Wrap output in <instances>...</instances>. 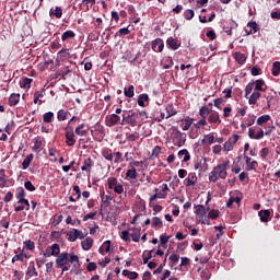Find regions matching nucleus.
<instances>
[{
	"instance_id": "nucleus-15",
	"label": "nucleus",
	"mask_w": 280,
	"mask_h": 280,
	"mask_svg": "<svg viewBox=\"0 0 280 280\" xmlns=\"http://www.w3.org/2000/svg\"><path fill=\"white\" fill-rule=\"evenodd\" d=\"M49 16L56 18V19H62V8L56 7L55 9H50Z\"/></svg>"
},
{
	"instance_id": "nucleus-53",
	"label": "nucleus",
	"mask_w": 280,
	"mask_h": 280,
	"mask_svg": "<svg viewBox=\"0 0 280 280\" xmlns=\"http://www.w3.org/2000/svg\"><path fill=\"white\" fill-rule=\"evenodd\" d=\"M208 215L211 220H218V218L220 215V211L219 210H211Z\"/></svg>"
},
{
	"instance_id": "nucleus-56",
	"label": "nucleus",
	"mask_w": 280,
	"mask_h": 280,
	"mask_svg": "<svg viewBox=\"0 0 280 280\" xmlns=\"http://www.w3.org/2000/svg\"><path fill=\"white\" fill-rule=\"evenodd\" d=\"M120 237H121V240H124V242H130V230L122 231Z\"/></svg>"
},
{
	"instance_id": "nucleus-62",
	"label": "nucleus",
	"mask_w": 280,
	"mask_h": 280,
	"mask_svg": "<svg viewBox=\"0 0 280 280\" xmlns=\"http://www.w3.org/2000/svg\"><path fill=\"white\" fill-rule=\"evenodd\" d=\"M161 154V147L155 145L154 149L152 150V156H159Z\"/></svg>"
},
{
	"instance_id": "nucleus-30",
	"label": "nucleus",
	"mask_w": 280,
	"mask_h": 280,
	"mask_svg": "<svg viewBox=\"0 0 280 280\" xmlns=\"http://www.w3.org/2000/svg\"><path fill=\"white\" fill-rule=\"evenodd\" d=\"M32 82H33L32 79H30V78H23V79L20 81V86H21V89H30V86H32Z\"/></svg>"
},
{
	"instance_id": "nucleus-40",
	"label": "nucleus",
	"mask_w": 280,
	"mask_h": 280,
	"mask_svg": "<svg viewBox=\"0 0 280 280\" xmlns=\"http://www.w3.org/2000/svg\"><path fill=\"white\" fill-rule=\"evenodd\" d=\"M264 80L259 79V80H256V82L254 83V89H255V92H258L259 91H264Z\"/></svg>"
},
{
	"instance_id": "nucleus-41",
	"label": "nucleus",
	"mask_w": 280,
	"mask_h": 280,
	"mask_svg": "<svg viewBox=\"0 0 280 280\" xmlns=\"http://www.w3.org/2000/svg\"><path fill=\"white\" fill-rule=\"evenodd\" d=\"M8 180H5V171L0 170V188L3 189L5 187Z\"/></svg>"
},
{
	"instance_id": "nucleus-43",
	"label": "nucleus",
	"mask_w": 280,
	"mask_h": 280,
	"mask_svg": "<svg viewBox=\"0 0 280 280\" xmlns=\"http://www.w3.org/2000/svg\"><path fill=\"white\" fill-rule=\"evenodd\" d=\"M253 89H255V82H249L245 88V97L248 98V95L253 93Z\"/></svg>"
},
{
	"instance_id": "nucleus-47",
	"label": "nucleus",
	"mask_w": 280,
	"mask_h": 280,
	"mask_svg": "<svg viewBox=\"0 0 280 280\" xmlns=\"http://www.w3.org/2000/svg\"><path fill=\"white\" fill-rule=\"evenodd\" d=\"M195 13L194 10L188 9L184 12V18L186 19V21H191V19H194Z\"/></svg>"
},
{
	"instance_id": "nucleus-55",
	"label": "nucleus",
	"mask_w": 280,
	"mask_h": 280,
	"mask_svg": "<svg viewBox=\"0 0 280 280\" xmlns=\"http://www.w3.org/2000/svg\"><path fill=\"white\" fill-rule=\"evenodd\" d=\"M237 141H240V135L234 133L232 136V138H229L228 142H230L232 145H235V143H237Z\"/></svg>"
},
{
	"instance_id": "nucleus-22",
	"label": "nucleus",
	"mask_w": 280,
	"mask_h": 280,
	"mask_svg": "<svg viewBox=\"0 0 280 280\" xmlns=\"http://www.w3.org/2000/svg\"><path fill=\"white\" fill-rule=\"evenodd\" d=\"M75 135H78V137H86V135H89L88 130H84V124L79 125L75 129H74Z\"/></svg>"
},
{
	"instance_id": "nucleus-16",
	"label": "nucleus",
	"mask_w": 280,
	"mask_h": 280,
	"mask_svg": "<svg viewBox=\"0 0 280 280\" xmlns=\"http://www.w3.org/2000/svg\"><path fill=\"white\" fill-rule=\"evenodd\" d=\"M122 276L127 277L130 280H137L139 279V273H137L136 271H130L128 269H124L122 270Z\"/></svg>"
},
{
	"instance_id": "nucleus-18",
	"label": "nucleus",
	"mask_w": 280,
	"mask_h": 280,
	"mask_svg": "<svg viewBox=\"0 0 280 280\" xmlns=\"http://www.w3.org/2000/svg\"><path fill=\"white\" fill-rule=\"evenodd\" d=\"M259 97H261V93L259 92H254L250 96H248V104L250 106H255V104H257V100H259Z\"/></svg>"
},
{
	"instance_id": "nucleus-13",
	"label": "nucleus",
	"mask_w": 280,
	"mask_h": 280,
	"mask_svg": "<svg viewBox=\"0 0 280 280\" xmlns=\"http://www.w3.org/2000/svg\"><path fill=\"white\" fill-rule=\"evenodd\" d=\"M208 121L209 124H222V120L220 119V114H218L217 112L209 115Z\"/></svg>"
},
{
	"instance_id": "nucleus-12",
	"label": "nucleus",
	"mask_w": 280,
	"mask_h": 280,
	"mask_svg": "<svg viewBox=\"0 0 280 280\" xmlns=\"http://www.w3.org/2000/svg\"><path fill=\"white\" fill-rule=\"evenodd\" d=\"M166 45H168V47L174 51H176V49L180 47V43H178V40H176L174 37H168L166 40Z\"/></svg>"
},
{
	"instance_id": "nucleus-48",
	"label": "nucleus",
	"mask_w": 280,
	"mask_h": 280,
	"mask_svg": "<svg viewBox=\"0 0 280 280\" xmlns=\"http://www.w3.org/2000/svg\"><path fill=\"white\" fill-rule=\"evenodd\" d=\"M57 119L58 121H65V119H67V112H65V109H60L57 113Z\"/></svg>"
},
{
	"instance_id": "nucleus-37",
	"label": "nucleus",
	"mask_w": 280,
	"mask_h": 280,
	"mask_svg": "<svg viewBox=\"0 0 280 280\" xmlns=\"http://www.w3.org/2000/svg\"><path fill=\"white\" fill-rule=\"evenodd\" d=\"M52 119H54V112H47L43 115V121L45 124H51Z\"/></svg>"
},
{
	"instance_id": "nucleus-44",
	"label": "nucleus",
	"mask_w": 280,
	"mask_h": 280,
	"mask_svg": "<svg viewBox=\"0 0 280 280\" xmlns=\"http://www.w3.org/2000/svg\"><path fill=\"white\" fill-rule=\"evenodd\" d=\"M280 74V62L275 61L272 66V75L277 77Z\"/></svg>"
},
{
	"instance_id": "nucleus-28",
	"label": "nucleus",
	"mask_w": 280,
	"mask_h": 280,
	"mask_svg": "<svg viewBox=\"0 0 280 280\" xmlns=\"http://www.w3.org/2000/svg\"><path fill=\"white\" fill-rule=\"evenodd\" d=\"M258 215L260 218V221L268 222V219L270 218V210H260L258 212Z\"/></svg>"
},
{
	"instance_id": "nucleus-54",
	"label": "nucleus",
	"mask_w": 280,
	"mask_h": 280,
	"mask_svg": "<svg viewBox=\"0 0 280 280\" xmlns=\"http://www.w3.org/2000/svg\"><path fill=\"white\" fill-rule=\"evenodd\" d=\"M24 246L27 248V250H34L36 248V245L32 241H25Z\"/></svg>"
},
{
	"instance_id": "nucleus-11",
	"label": "nucleus",
	"mask_w": 280,
	"mask_h": 280,
	"mask_svg": "<svg viewBox=\"0 0 280 280\" xmlns=\"http://www.w3.org/2000/svg\"><path fill=\"white\" fill-rule=\"evenodd\" d=\"M178 159L183 161V163H187V161L191 160V155H189V151L187 149H183L177 153Z\"/></svg>"
},
{
	"instance_id": "nucleus-32",
	"label": "nucleus",
	"mask_w": 280,
	"mask_h": 280,
	"mask_svg": "<svg viewBox=\"0 0 280 280\" xmlns=\"http://www.w3.org/2000/svg\"><path fill=\"white\" fill-rule=\"evenodd\" d=\"M126 176L130 180H136V178L139 176V174H137V168L132 167V168L128 170L126 173Z\"/></svg>"
},
{
	"instance_id": "nucleus-33",
	"label": "nucleus",
	"mask_w": 280,
	"mask_h": 280,
	"mask_svg": "<svg viewBox=\"0 0 280 280\" xmlns=\"http://www.w3.org/2000/svg\"><path fill=\"white\" fill-rule=\"evenodd\" d=\"M234 58L238 65H244L246 62V55L242 52H235Z\"/></svg>"
},
{
	"instance_id": "nucleus-46",
	"label": "nucleus",
	"mask_w": 280,
	"mask_h": 280,
	"mask_svg": "<svg viewBox=\"0 0 280 280\" xmlns=\"http://www.w3.org/2000/svg\"><path fill=\"white\" fill-rule=\"evenodd\" d=\"M258 166H259V164L257 163V161L254 160L247 164L246 171L253 172V170H257Z\"/></svg>"
},
{
	"instance_id": "nucleus-61",
	"label": "nucleus",
	"mask_w": 280,
	"mask_h": 280,
	"mask_svg": "<svg viewBox=\"0 0 280 280\" xmlns=\"http://www.w3.org/2000/svg\"><path fill=\"white\" fill-rule=\"evenodd\" d=\"M178 259H180V256H178V254H173L170 256V261H172L173 264H178Z\"/></svg>"
},
{
	"instance_id": "nucleus-25",
	"label": "nucleus",
	"mask_w": 280,
	"mask_h": 280,
	"mask_svg": "<svg viewBox=\"0 0 280 280\" xmlns=\"http://www.w3.org/2000/svg\"><path fill=\"white\" fill-rule=\"evenodd\" d=\"M91 167H93V160H91V158H88L86 160H84L81 170L82 172H91Z\"/></svg>"
},
{
	"instance_id": "nucleus-51",
	"label": "nucleus",
	"mask_w": 280,
	"mask_h": 280,
	"mask_svg": "<svg viewBox=\"0 0 280 280\" xmlns=\"http://www.w3.org/2000/svg\"><path fill=\"white\" fill-rule=\"evenodd\" d=\"M24 187L25 189H27V191H36V187L30 180L24 183Z\"/></svg>"
},
{
	"instance_id": "nucleus-14",
	"label": "nucleus",
	"mask_w": 280,
	"mask_h": 280,
	"mask_svg": "<svg viewBox=\"0 0 280 280\" xmlns=\"http://www.w3.org/2000/svg\"><path fill=\"white\" fill-rule=\"evenodd\" d=\"M163 47H165V45L163 44V40L162 39H155L153 43H152V49L153 51H163Z\"/></svg>"
},
{
	"instance_id": "nucleus-1",
	"label": "nucleus",
	"mask_w": 280,
	"mask_h": 280,
	"mask_svg": "<svg viewBox=\"0 0 280 280\" xmlns=\"http://www.w3.org/2000/svg\"><path fill=\"white\" fill-rule=\"evenodd\" d=\"M71 264H80V258L78 257V255H74L73 253H61L56 258V265L57 268L61 269V275H65V272H67V270L71 268Z\"/></svg>"
},
{
	"instance_id": "nucleus-27",
	"label": "nucleus",
	"mask_w": 280,
	"mask_h": 280,
	"mask_svg": "<svg viewBox=\"0 0 280 280\" xmlns=\"http://www.w3.org/2000/svg\"><path fill=\"white\" fill-rule=\"evenodd\" d=\"M45 143V138L36 137L34 141L33 150H40Z\"/></svg>"
},
{
	"instance_id": "nucleus-6",
	"label": "nucleus",
	"mask_w": 280,
	"mask_h": 280,
	"mask_svg": "<svg viewBox=\"0 0 280 280\" xmlns=\"http://www.w3.org/2000/svg\"><path fill=\"white\" fill-rule=\"evenodd\" d=\"M108 187L115 191V194H121L124 191V185L119 184L117 178L109 177L107 179Z\"/></svg>"
},
{
	"instance_id": "nucleus-50",
	"label": "nucleus",
	"mask_w": 280,
	"mask_h": 280,
	"mask_svg": "<svg viewBox=\"0 0 280 280\" xmlns=\"http://www.w3.org/2000/svg\"><path fill=\"white\" fill-rule=\"evenodd\" d=\"M114 163H121L124 162V154L121 152L114 153Z\"/></svg>"
},
{
	"instance_id": "nucleus-57",
	"label": "nucleus",
	"mask_w": 280,
	"mask_h": 280,
	"mask_svg": "<svg viewBox=\"0 0 280 280\" xmlns=\"http://www.w3.org/2000/svg\"><path fill=\"white\" fill-rule=\"evenodd\" d=\"M170 237H172V236H166L165 234H162V235L160 236V243H161V245H162V246H165V244H167V243L170 242Z\"/></svg>"
},
{
	"instance_id": "nucleus-31",
	"label": "nucleus",
	"mask_w": 280,
	"mask_h": 280,
	"mask_svg": "<svg viewBox=\"0 0 280 280\" xmlns=\"http://www.w3.org/2000/svg\"><path fill=\"white\" fill-rule=\"evenodd\" d=\"M124 94L126 97H135V85H129L128 88L124 89Z\"/></svg>"
},
{
	"instance_id": "nucleus-35",
	"label": "nucleus",
	"mask_w": 280,
	"mask_h": 280,
	"mask_svg": "<svg viewBox=\"0 0 280 280\" xmlns=\"http://www.w3.org/2000/svg\"><path fill=\"white\" fill-rule=\"evenodd\" d=\"M102 156H104V159L106 161H113V159H114V154H113V151L110 149H104L102 151Z\"/></svg>"
},
{
	"instance_id": "nucleus-63",
	"label": "nucleus",
	"mask_w": 280,
	"mask_h": 280,
	"mask_svg": "<svg viewBox=\"0 0 280 280\" xmlns=\"http://www.w3.org/2000/svg\"><path fill=\"white\" fill-rule=\"evenodd\" d=\"M206 36H208L210 38V40H215V38H217L215 31H208Z\"/></svg>"
},
{
	"instance_id": "nucleus-52",
	"label": "nucleus",
	"mask_w": 280,
	"mask_h": 280,
	"mask_svg": "<svg viewBox=\"0 0 280 280\" xmlns=\"http://www.w3.org/2000/svg\"><path fill=\"white\" fill-rule=\"evenodd\" d=\"M25 254L21 253L19 255L13 256L12 264H15V261H24Z\"/></svg>"
},
{
	"instance_id": "nucleus-8",
	"label": "nucleus",
	"mask_w": 280,
	"mask_h": 280,
	"mask_svg": "<svg viewBox=\"0 0 280 280\" xmlns=\"http://www.w3.org/2000/svg\"><path fill=\"white\" fill-rule=\"evenodd\" d=\"M129 235L132 237L133 242H139V240H141V229L140 228H130Z\"/></svg>"
},
{
	"instance_id": "nucleus-58",
	"label": "nucleus",
	"mask_w": 280,
	"mask_h": 280,
	"mask_svg": "<svg viewBox=\"0 0 280 280\" xmlns=\"http://www.w3.org/2000/svg\"><path fill=\"white\" fill-rule=\"evenodd\" d=\"M96 215H97V212H90L84 215L83 222H86V220H94Z\"/></svg>"
},
{
	"instance_id": "nucleus-59",
	"label": "nucleus",
	"mask_w": 280,
	"mask_h": 280,
	"mask_svg": "<svg viewBox=\"0 0 280 280\" xmlns=\"http://www.w3.org/2000/svg\"><path fill=\"white\" fill-rule=\"evenodd\" d=\"M223 150L225 152H231V150H233V144L231 142H229V140L223 144Z\"/></svg>"
},
{
	"instance_id": "nucleus-9",
	"label": "nucleus",
	"mask_w": 280,
	"mask_h": 280,
	"mask_svg": "<svg viewBox=\"0 0 280 280\" xmlns=\"http://www.w3.org/2000/svg\"><path fill=\"white\" fill-rule=\"evenodd\" d=\"M194 209L195 213L200 218H205V215H207V212L209 211V208H206L202 205H197L194 207Z\"/></svg>"
},
{
	"instance_id": "nucleus-49",
	"label": "nucleus",
	"mask_w": 280,
	"mask_h": 280,
	"mask_svg": "<svg viewBox=\"0 0 280 280\" xmlns=\"http://www.w3.org/2000/svg\"><path fill=\"white\" fill-rule=\"evenodd\" d=\"M268 154H270V149L262 148L260 150V159H262V161H266V159H268Z\"/></svg>"
},
{
	"instance_id": "nucleus-39",
	"label": "nucleus",
	"mask_w": 280,
	"mask_h": 280,
	"mask_svg": "<svg viewBox=\"0 0 280 280\" xmlns=\"http://www.w3.org/2000/svg\"><path fill=\"white\" fill-rule=\"evenodd\" d=\"M69 38H75V33L73 31H66L62 35H61V40H69Z\"/></svg>"
},
{
	"instance_id": "nucleus-5",
	"label": "nucleus",
	"mask_w": 280,
	"mask_h": 280,
	"mask_svg": "<svg viewBox=\"0 0 280 280\" xmlns=\"http://www.w3.org/2000/svg\"><path fill=\"white\" fill-rule=\"evenodd\" d=\"M65 131H66V143H67V145H69L70 148L75 145V132H73V127L67 126L65 128Z\"/></svg>"
},
{
	"instance_id": "nucleus-34",
	"label": "nucleus",
	"mask_w": 280,
	"mask_h": 280,
	"mask_svg": "<svg viewBox=\"0 0 280 280\" xmlns=\"http://www.w3.org/2000/svg\"><path fill=\"white\" fill-rule=\"evenodd\" d=\"M187 180V187H191L194 185H196V182L198 180V177H196V175L194 173H190L188 175V177L186 178Z\"/></svg>"
},
{
	"instance_id": "nucleus-24",
	"label": "nucleus",
	"mask_w": 280,
	"mask_h": 280,
	"mask_svg": "<svg viewBox=\"0 0 280 280\" xmlns=\"http://www.w3.org/2000/svg\"><path fill=\"white\" fill-rule=\"evenodd\" d=\"M67 240L68 242H75V240H78V230L72 229L71 231L67 232Z\"/></svg>"
},
{
	"instance_id": "nucleus-4",
	"label": "nucleus",
	"mask_w": 280,
	"mask_h": 280,
	"mask_svg": "<svg viewBox=\"0 0 280 280\" xmlns=\"http://www.w3.org/2000/svg\"><path fill=\"white\" fill-rule=\"evenodd\" d=\"M15 197L18 199V205H25L26 211H30V200L25 199V188L18 187Z\"/></svg>"
},
{
	"instance_id": "nucleus-60",
	"label": "nucleus",
	"mask_w": 280,
	"mask_h": 280,
	"mask_svg": "<svg viewBox=\"0 0 280 280\" xmlns=\"http://www.w3.org/2000/svg\"><path fill=\"white\" fill-rule=\"evenodd\" d=\"M195 126L196 128H202V126H207V118L201 117V119Z\"/></svg>"
},
{
	"instance_id": "nucleus-64",
	"label": "nucleus",
	"mask_w": 280,
	"mask_h": 280,
	"mask_svg": "<svg viewBox=\"0 0 280 280\" xmlns=\"http://www.w3.org/2000/svg\"><path fill=\"white\" fill-rule=\"evenodd\" d=\"M12 198H14V195L12 194V191L7 192V195L4 196V202H10L12 200Z\"/></svg>"
},
{
	"instance_id": "nucleus-36",
	"label": "nucleus",
	"mask_w": 280,
	"mask_h": 280,
	"mask_svg": "<svg viewBox=\"0 0 280 280\" xmlns=\"http://www.w3.org/2000/svg\"><path fill=\"white\" fill-rule=\"evenodd\" d=\"M163 226V220H161V218L159 217H154L152 219V228L153 229H162Z\"/></svg>"
},
{
	"instance_id": "nucleus-3",
	"label": "nucleus",
	"mask_w": 280,
	"mask_h": 280,
	"mask_svg": "<svg viewBox=\"0 0 280 280\" xmlns=\"http://www.w3.org/2000/svg\"><path fill=\"white\" fill-rule=\"evenodd\" d=\"M137 117H139V114L131 113L126 116V114L122 115L121 126H131V128H135L137 126Z\"/></svg>"
},
{
	"instance_id": "nucleus-38",
	"label": "nucleus",
	"mask_w": 280,
	"mask_h": 280,
	"mask_svg": "<svg viewBox=\"0 0 280 280\" xmlns=\"http://www.w3.org/2000/svg\"><path fill=\"white\" fill-rule=\"evenodd\" d=\"M270 121V115H262L257 119V126H264V124H268Z\"/></svg>"
},
{
	"instance_id": "nucleus-42",
	"label": "nucleus",
	"mask_w": 280,
	"mask_h": 280,
	"mask_svg": "<svg viewBox=\"0 0 280 280\" xmlns=\"http://www.w3.org/2000/svg\"><path fill=\"white\" fill-rule=\"evenodd\" d=\"M202 141H206L208 145H212V143H215V137L213 136V133H208L205 136V139Z\"/></svg>"
},
{
	"instance_id": "nucleus-20",
	"label": "nucleus",
	"mask_w": 280,
	"mask_h": 280,
	"mask_svg": "<svg viewBox=\"0 0 280 280\" xmlns=\"http://www.w3.org/2000/svg\"><path fill=\"white\" fill-rule=\"evenodd\" d=\"M191 124H194L192 118H185L180 124L182 130H189L191 128Z\"/></svg>"
},
{
	"instance_id": "nucleus-10",
	"label": "nucleus",
	"mask_w": 280,
	"mask_h": 280,
	"mask_svg": "<svg viewBox=\"0 0 280 280\" xmlns=\"http://www.w3.org/2000/svg\"><path fill=\"white\" fill-rule=\"evenodd\" d=\"M51 253L50 254H44L45 257H59L60 255V245L58 244H52L50 247Z\"/></svg>"
},
{
	"instance_id": "nucleus-2",
	"label": "nucleus",
	"mask_w": 280,
	"mask_h": 280,
	"mask_svg": "<svg viewBox=\"0 0 280 280\" xmlns=\"http://www.w3.org/2000/svg\"><path fill=\"white\" fill-rule=\"evenodd\" d=\"M230 161H225L223 164H219L211 171L209 175L210 183H217L219 178H226L229 176V173L226 170H229Z\"/></svg>"
},
{
	"instance_id": "nucleus-45",
	"label": "nucleus",
	"mask_w": 280,
	"mask_h": 280,
	"mask_svg": "<svg viewBox=\"0 0 280 280\" xmlns=\"http://www.w3.org/2000/svg\"><path fill=\"white\" fill-rule=\"evenodd\" d=\"M211 113V110H209V107L207 106H202L200 109H199V115L200 117H203L207 119V116Z\"/></svg>"
},
{
	"instance_id": "nucleus-19",
	"label": "nucleus",
	"mask_w": 280,
	"mask_h": 280,
	"mask_svg": "<svg viewBox=\"0 0 280 280\" xmlns=\"http://www.w3.org/2000/svg\"><path fill=\"white\" fill-rule=\"evenodd\" d=\"M145 102H150V96L148 94H140L138 96V105L145 108Z\"/></svg>"
},
{
	"instance_id": "nucleus-17",
	"label": "nucleus",
	"mask_w": 280,
	"mask_h": 280,
	"mask_svg": "<svg viewBox=\"0 0 280 280\" xmlns=\"http://www.w3.org/2000/svg\"><path fill=\"white\" fill-rule=\"evenodd\" d=\"M81 246L83 250H91L93 247V238L86 237L84 241L81 242Z\"/></svg>"
},
{
	"instance_id": "nucleus-23",
	"label": "nucleus",
	"mask_w": 280,
	"mask_h": 280,
	"mask_svg": "<svg viewBox=\"0 0 280 280\" xmlns=\"http://www.w3.org/2000/svg\"><path fill=\"white\" fill-rule=\"evenodd\" d=\"M26 275L27 277H38V271H36V266H34V262L30 264Z\"/></svg>"
},
{
	"instance_id": "nucleus-7",
	"label": "nucleus",
	"mask_w": 280,
	"mask_h": 280,
	"mask_svg": "<svg viewBox=\"0 0 280 280\" xmlns=\"http://www.w3.org/2000/svg\"><path fill=\"white\" fill-rule=\"evenodd\" d=\"M120 120H121V117H119V115L112 114L106 117V126H109V127L116 126V124H119Z\"/></svg>"
},
{
	"instance_id": "nucleus-21",
	"label": "nucleus",
	"mask_w": 280,
	"mask_h": 280,
	"mask_svg": "<svg viewBox=\"0 0 280 280\" xmlns=\"http://www.w3.org/2000/svg\"><path fill=\"white\" fill-rule=\"evenodd\" d=\"M20 101H21V94H11L9 97V105L16 106V104H19Z\"/></svg>"
},
{
	"instance_id": "nucleus-26",
	"label": "nucleus",
	"mask_w": 280,
	"mask_h": 280,
	"mask_svg": "<svg viewBox=\"0 0 280 280\" xmlns=\"http://www.w3.org/2000/svg\"><path fill=\"white\" fill-rule=\"evenodd\" d=\"M104 250L105 253H110V241H105L103 245L98 248V253L101 255H104Z\"/></svg>"
},
{
	"instance_id": "nucleus-29",
	"label": "nucleus",
	"mask_w": 280,
	"mask_h": 280,
	"mask_svg": "<svg viewBox=\"0 0 280 280\" xmlns=\"http://www.w3.org/2000/svg\"><path fill=\"white\" fill-rule=\"evenodd\" d=\"M32 161H34V154L31 153L22 162L23 170H27V167H30V164L32 163Z\"/></svg>"
}]
</instances>
